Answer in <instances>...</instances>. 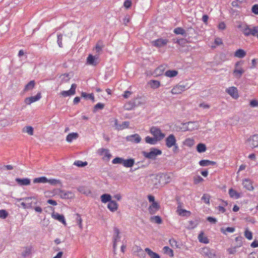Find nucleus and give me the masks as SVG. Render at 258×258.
<instances>
[{
    "label": "nucleus",
    "instance_id": "obj_1",
    "mask_svg": "<svg viewBox=\"0 0 258 258\" xmlns=\"http://www.w3.org/2000/svg\"><path fill=\"white\" fill-rule=\"evenodd\" d=\"M142 154L146 158L154 160L158 155H161L162 151L159 149L152 148L150 149V151L149 152L143 151Z\"/></svg>",
    "mask_w": 258,
    "mask_h": 258
},
{
    "label": "nucleus",
    "instance_id": "obj_2",
    "mask_svg": "<svg viewBox=\"0 0 258 258\" xmlns=\"http://www.w3.org/2000/svg\"><path fill=\"white\" fill-rule=\"evenodd\" d=\"M189 88L187 83L180 82L178 85L175 86L172 89L171 93L173 94H178Z\"/></svg>",
    "mask_w": 258,
    "mask_h": 258
},
{
    "label": "nucleus",
    "instance_id": "obj_3",
    "mask_svg": "<svg viewBox=\"0 0 258 258\" xmlns=\"http://www.w3.org/2000/svg\"><path fill=\"white\" fill-rule=\"evenodd\" d=\"M150 131L151 134L159 141L161 140L165 137V134L162 133L161 130L156 126H152Z\"/></svg>",
    "mask_w": 258,
    "mask_h": 258
},
{
    "label": "nucleus",
    "instance_id": "obj_4",
    "mask_svg": "<svg viewBox=\"0 0 258 258\" xmlns=\"http://www.w3.org/2000/svg\"><path fill=\"white\" fill-rule=\"evenodd\" d=\"M216 251L213 249H211L208 247L203 248L201 250V253L209 258H217Z\"/></svg>",
    "mask_w": 258,
    "mask_h": 258
},
{
    "label": "nucleus",
    "instance_id": "obj_5",
    "mask_svg": "<svg viewBox=\"0 0 258 258\" xmlns=\"http://www.w3.org/2000/svg\"><path fill=\"white\" fill-rule=\"evenodd\" d=\"M246 144L250 147L253 148L258 147V135H254L250 137L246 141Z\"/></svg>",
    "mask_w": 258,
    "mask_h": 258
},
{
    "label": "nucleus",
    "instance_id": "obj_6",
    "mask_svg": "<svg viewBox=\"0 0 258 258\" xmlns=\"http://www.w3.org/2000/svg\"><path fill=\"white\" fill-rule=\"evenodd\" d=\"M242 239L243 237L241 236H238L235 238V241H240V242L238 244H236V245L227 249V251L229 254H234L236 252V248L242 245Z\"/></svg>",
    "mask_w": 258,
    "mask_h": 258
},
{
    "label": "nucleus",
    "instance_id": "obj_7",
    "mask_svg": "<svg viewBox=\"0 0 258 258\" xmlns=\"http://www.w3.org/2000/svg\"><path fill=\"white\" fill-rule=\"evenodd\" d=\"M61 199H70L74 197V194L71 191H65L61 189H58L56 192Z\"/></svg>",
    "mask_w": 258,
    "mask_h": 258
},
{
    "label": "nucleus",
    "instance_id": "obj_8",
    "mask_svg": "<svg viewBox=\"0 0 258 258\" xmlns=\"http://www.w3.org/2000/svg\"><path fill=\"white\" fill-rule=\"evenodd\" d=\"M168 42V40L166 39H163L162 38H158L155 40L151 42L152 45L157 48H160L166 45Z\"/></svg>",
    "mask_w": 258,
    "mask_h": 258
},
{
    "label": "nucleus",
    "instance_id": "obj_9",
    "mask_svg": "<svg viewBox=\"0 0 258 258\" xmlns=\"http://www.w3.org/2000/svg\"><path fill=\"white\" fill-rule=\"evenodd\" d=\"M166 146L170 148L176 143V140L173 134H170L165 139Z\"/></svg>",
    "mask_w": 258,
    "mask_h": 258
},
{
    "label": "nucleus",
    "instance_id": "obj_10",
    "mask_svg": "<svg viewBox=\"0 0 258 258\" xmlns=\"http://www.w3.org/2000/svg\"><path fill=\"white\" fill-rule=\"evenodd\" d=\"M41 98L40 93H37V94L34 96H31L30 97H27L25 100V102L27 104H30L31 103L34 102L35 101H38Z\"/></svg>",
    "mask_w": 258,
    "mask_h": 258
},
{
    "label": "nucleus",
    "instance_id": "obj_11",
    "mask_svg": "<svg viewBox=\"0 0 258 258\" xmlns=\"http://www.w3.org/2000/svg\"><path fill=\"white\" fill-rule=\"evenodd\" d=\"M130 125V122L128 121H123L121 124H118L117 119L115 120L114 126L116 128V129L123 130L125 128H127Z\"/></svg>",
    "mask_w": 258,
    "mask_h": 258
},
{
    "label": "nucleus",
    "instance_id": "obj_12",
    "mask_svg": "<svg viewBox=\"0 0 258 258\" xmlns=\"http://www.w3.org/2000/svg\"><path fill=\"white\" fill-rule=\"evenodd\" d=\"M52 217L53 219L58 220L60 222H61L64 225H66V222L65 220L64 217L63 215L59 214L58 213L53 212L52 214Z\"/></svg>",
    "mask_w": 258,
    "mask_h": 258
},
{
    "label": "nucleus",
    "instance_id": "obj_13",
    "mask_svg": "<svg viewBox=\"0 0 258 258\" xmlns=\"http://www.w3.org/2000/svg\"><path fill=\"white\" fill-rule=\"evenodd\" d=\"M119 229L116 228H114V235H113V247L114 250H115L116 246V242L117 241L120 239L119 236Z\"/></svg>",
    "mask_w": 258,
    "mask_h": 258
},
{
    "label": "nucleus",
    "instance_id": "obj_14",
    "mask_svg": "<svg viewBox=\"0 0 258 258\" xmlns=\"http://www.w3.org/2000/svg\"><path fill=\"white\" fill-rule=\"evenodd\" d=\"M176 212L181 216L189 217L191 214L190 211L181 209V205L178 206Z\"/></svg>",
    "mask_w": 258,
    "mask_h": 258
},
{
    "label": "nucleus",
    "instance_id": "obj_15",
    "mask_svg": "<svg viewBox=\"0 0 258 258\" xmlns=\"http://www.w3.org/2000/svg\"><path fill=\"white\" fill-rule=\"evenodd\" d=\"M16 181L17 183L21 186L23 185H28L30 184V179L28 178H17L16 179Z\"/></svg>",
    "mask_w": 258,
    "mask_h": 258
},
{
    "label": "nucleus",
    "instance_id": "obj_16",
    "mask_svg": "<svg viewBox=\"0 0 258 258\" xmlns=\"http://www.w3.org/2000/svg\"><path fill=\"white\" fill-rule=\"evenodd\" d=\"M226 92L234 98H237L238 97L237 89L235 87L229 88Z\"/></svg>",
    "mask_w": 258,
    "mask_h": 258
},
{
    "label": "nucleus",
    "instance_id": "obj_17",
    "mask_svg": "<svg viewBox=\"0 0 258 258\" xmlns=\"http://www.w3.org/2000/svg\"><path fill=\"white\" fill-rule=\"evenodd\" d=\"M160 206L156 202L152 203V204L149 208V212L151 214H154L155 212L159 210Z\"/></svg>",
    "mask_w": 258,
    "mask_h": 258
},
{
    "label": "nucleus",
    "instance_id": "obj_18",
    "mask_svg": "<svg viewBox=\"0 0 258 258\" xmlns=\"http://www.w3.org/2000/svg\"><path fill=\"white\" fill-rule=\"evenodd\" d=\"M107 208L111 212H114V211H116L117 209L118 204L115 201L111 200L108 204Z\"/></svg>",
    "mask_w": 258,
    "mask_h": 258
},
{
    "label": "nucleus",
    "instance_id": "obj_19",
    "mask_svg": "<svg viewBox=\"0 0 258 258\" xmlns=\"http://www.w3.org/2000/svg\"><path fill=\"white\" fill-rule=\"evenodd\" d=\"M127 139L132 142L138 143L141 141V138L139 135L135 134L128 137Z\"/></svg>",
    "mask_w": 258,
    "mask_h": 258
},
{
    "label": "nucleus",
    "instance_id": "obj_20",
    "mask_svg": "<svg viewBox=\"0 0 258 258\" xmlns=\"http://www.w3.org/2000/svg\"><path fill=\"white\" fill-rule=\"evenodd\" d=\"M173 32L176 35L180 34L184 37L187 36V33L185 30L181 27L175 28L173 30Z\"/></svg>",
    "mask_w": 258,
    "mask_h": 258
},
{
    "label": "nucleus",
    "instance_id": "obj_21",
    "mask_svg": "<svg viewBox=\"0 0 258 258\" xmlns=\"http://www.w3.org/2000/svg\"><path fill=\"white\" fill-rule=\"evenodd\" d=\"M242 184L244 187L249 190H252L253 189L251 181L248 179H245Z\"/></svg>",
    "mask_w": 258,
    "mask_h": 258
},
{
    "label": "nucleus",
    "instance_id": "obj_22",
    "mask_svg": "<svg viewBox=\"0 0 258 258\" xmlns=\"http://www.w3.org/2000/svg\"><path fill=\"white\" fill-rule=\"evenodd\" d=\"M216 163L214 161L208 160H202L199 162V164L201 166H208L210 165H215Z\"/></svg>",
    "mask_w": 258,
    "mask_h": 258
},
{
    "label": "nucleus",
    "instance_id": "obj_23",
    "mask_svg": "<svg viewBox=\"0 0 258 258\" xmlns=\"http://www.w3.org/2000/svg\"><path fill=\"white\" fill-rule=\"evenodd\" d=\"M101 201L103 203L110 202L111 201V196L108 194H104L101 196Z\"/></svg>",
    "mask_w": 258,
    "mask_h": 258
},
{
    "label": "nucleus",
    "instance_id": "obj_24",
    "mask_svg": "<svg viewBox=\"0 0 258 258\" xmlns=\"http://www.w3.org/2000/svg\"><path fill=\"white\" fill-rule=\"evenodd\" d=\"M78 190L80 192H81L83 194H84L86 196H88L91 194L90 190L88 187H87L86 186H79L78 188Z\"/></svg>",
    "mask_w": 258,
    "mask_h": 258
},
{
    "label": "nucleus",
    "instance_id": "obj_25",
    "mask_svg": "<svg viewBox=\"0 0 258 258\" xmlns=\"http://www.w3.org/2000/svg\"><path fill=\"white\" fill-rule=\"evenodd\" d=\"M96 59V58L94 56L89 54L87 58V62L89 64L96 66L97 64Z\"/></svg>",
    "mask_w": 258,
    "mask_h": 258
},
{
    "label": "nucleus",
    "instance_id": "obj_26",
    "mask_svg": "<svg viewBox=\"0 0 258 258\" xmlns=\"http://www.w3.org/2000/svg\"><path fill=\"white\" fill-rule=\"evenodd\" d=\"M149 85L153 89H157L160 86V83L157 80H152L148 82Z\"/></svg>",
    "mask_w": 258,
    "mask_h": 258
},
{
    "label": "nucleus",
    "instance_id": "obj_27",
    "mask_svg": "<svg viewBox=\"0 0 258 258\" xmlns=\"http://www.w3.org/2000/svg\"><path fill=\"white\" fill-rule=\"evenodd\" d=\"M159 140L157 139L156 138H155L154 137H150L149 136H147L145 138V141L147 143L150 144L151 145H155L157 144V142Z\"/></svg>",
    "mask_w": 258,
    "mask_h": 258
},
{
    "label": "nucleus",
    "instance_id": "obj_28",
    "mask_svg": "<svg viewBox=\"0 0 258 258\" xmlns=\"http://www.w3.org/2000/svg\"><path fill=\"white\" fill-rule=\"evenodd\" d=\"M187 124V126L186 127V130L188 131H192L195 129L198 128V125L197 122H191L189 121L187 123H186Z\"/></svg>",
    "mask_w": 258,
    "mask_h": 258
},
{
    "label": "nucleus",
    "instance_id": "obj_29",
    "mask_svg": "<svg viewBox=\"0 0 258 258\" xmlns=\"http://www.w3.org/2000/svg\"><path fill=\"white\" fill-rule=\"evenodd\" d=\"M145 251L151 258H160V255L158 253L153 251L149 248H146Z\"/></svg>",
    "mask_w": 258,
    "mask_h": 258
},
{
    "label": "nucleus",
    "instance_id": "obj_30",
    "mask_svg": "<svg viewBox=\"0 0 258 258\" xmlns=\"http://www.w3.org/2000/svg\"><path fill=\"white\" fill-rule=\"evenodd\" d=\"M79 137V135L77 133H72L69 134L66 138V140L68 142H71L73 140L76 139Z\"/></svg>",
    "mask_w": 258,
    "mask_h": 258
},
{
    "label": "nucleus",
    "instance_id": "obj_31",
    "mask_svg": "<svg viewBox=\"0 0 258 258\" xmlns=\"http://www.w3.org/2000/svg\"><path fill=\"white\" fill-rule=\"evenodd\" d=\"M135 163V160L134 159H129L127 160H124L123 162V165L125 167H132Z\"/></svg>",
    "mask_w": 258,
    "mask_h": 258
},
{
    "label": "nucleus",
    "instance_id": "obj_32",
    "mask_svg": "<svg viewBox=\"0 0 258 258\" xmlns=\"http://www.w3.org/2000/svg\"><path fill=\"white\" fill-rule=\"evenodd\" d=\"M198 239L200 242L204 243H208L209 242V240L208 238L204 236L203 232H201L199 236H198Z\"/></svg>",
    "mask_w": 258,
    "mask_h": 258
},
{
    "label": "nucleus",
    "instance_id": "obj_33",
    "mask_svg": "<svg viewBox=\"0 0 258 258\" xmlns=\"http://www.w3.org/2000/svg\"><path fill=\"white\" fill-rule=\"evenodd\" d=\"M246 55V52L242 49H239L237 50L234 54V56L235 57H238V58H243Z\"/></svg>",
    "mask_w": 258,
    "mask_h": 258
},
{
    "label": "nucleus",
    "instance_id": "obj_34",
    "mask_svg": "<svg viewBox=\"0 0 258 258\" xmlns=\"http://www.w3.org/2000/svg\"><path fill=\"white\" fill-rule=\"evenodd\" d=\"M35 82L34 80L30 81L25 87L24 91L31 90L35 86Z\"/></svg>",
    "mask_w": 258,
    "mask_h": 258
},
{
    "label": "nucleus",
    "instance_id": "obj_35",
    "mask_svg": "<svg viewBox=\"0 0 258 258\" xmlns=\"http://www.w3.org/2000/svg\"><path fill=\"white\" fill-rule=\"evenodd\" d=\"M229 194L231 198H235L237 199L240 197V194L232 188L229 190Z\"/></svg>",
    "mask_w": 258,
    "mask_h": 258
},
{
    "label": "nucleus",
    "instance_id": "obj_36",
    "mask_svg": "<svg viewBox=\"0 0 258 258\" xmlns=\"http://www.w3.org/2000/svg\"><path fill=\"white\" fill-rule=\"evenodd\" d=\"M48 181V179L45 176L35 178L33 179L34 183H46Z\"/></svg>",
    "mask_w": 258,
    "mask_h": 258
},
{
    "label": "nucleus",
    "instance_id": "obj_37",
    "mask_svg": "<svg viewBox=\"0 0 258 258\" xmlns=\"http://www.w3.org/2000/svg\"><path fill=\"white\" fill-rule=\"evenodd\" d=\"M32 198H33L32 197H27L25 198L18 199H17V201H20L21 200H25V202H26L27 206H29V208H30L32 207Z\"/></svg>",
    "mask_w": 258,
    "mask_h": 258
},
{
    "label": "nucleus",
    "instance_id": "obj_38",
    "mask_svg": "<svg viewBox=\"0 0 258 258\" xmlns=\"http://www.w3.org/2000/svg\"><path fill=\"white\" fill-rule=\"evenodd\" d=\"M197 150L199 153H203L206 151V145L203 143H199L197 146Z\"/></svg>",
    "mask_w": 258,
    "mask_h": 258
},
{
    "label": "nucleus",
    "instance_id": "obj_39",
    "mask_svg": "<svg viewBox=\"0 0 258 258\" xmlns=\"http://www.w3.org/2000/svg\"><path fill=\"white\" fill-rule=\"evenodd\" d=\"M178 74V72L176 70H168L165 72V75L168 77H174Z\"/></svg>",
    "mask_w": 258,
    "mask_h": 258
},
{
    "label": "nucleus",
    "instance_id": "obj_40",
    "mask_svg": "<svg viewBox=\"0 0 258 258\" xmlns=\"http://www.w3.org/2000/svg\"><path fill=\"white\" fill-rule=\"evenodd\" d=\"M163 250L164 253L168 255L169 256L171 257L173 256V250L168 246H164L163 248Z\"/></svg>",
    "mask_w": 258,
    "mask_h": 258
},
{
    "label": "nucleus",
    "instance_id": "obj_41",
    "mask_svg": "<svg viewBox=\"0 0 258 258\" xmlns=\"http://www.w3.org/2000/svg\"><path fill=\"white\" fill-rule=\"evenodd\" d=\"M81 97H84L85 99L92 100L93 102L94 101V97L93 93L88 94L86 92H82L81 93Z\"/></svg>",
    "mask_w": 258,
    "mask_h": 258
},
{
    "label": "nucleus",
    "instance_id": "obj_42",
    "mask_svg": "<svg viewBox=\"0 0 258 258\" xmlns=\"http://www.w3.org/2000/svg\"><path fill=\"white\" fill-rule=\"evenodd\" d=\"M220 231L224 234H226V232H230V233H232V232H234L235 231V228H233V227H227L226 228L224 229V228L222 227V228H221L220 229Z\"/></svg>",
    "mask_w": 258,
    "mask_h": 258
},
{
    "label": "nucleus",
    "instance_id": "obj_43",
    "mask_svg": "<svg viewBox=\"0 0 258 258\" xmlns=\"http://www.w3.org/2000/svg\"><path fill=\"white\" fill-rule=\"evenodd\" d=\"M135 106V102L130 101L124 104V108L125 110H130Z\"/></svg>",
    "mask_w": 258,
    "mask_h": 258
},
{
    "label": "nucleus",
    "instance_id": "obj_44",
    "mask_svg": "<svg viewBox=\"0 0 258 258\" xmlns=\"http://www.w3.org/2000/svg\"><path fill=\"white\" fill-rule=\"evenodd\" d=\"M101 155H104L108 160H109L111 157V155L109 153V150L103 148L101 149Z\"/></svg>",
    "mask_w": 258,
    "mask_h": 258
},
{
    "label": "nucleus",
    "instance_id": "obj_45",
    "mask_svg": "<svg viewBox=\"0 0 258 258\" xmlns=\"http://www.w3.org/2000/svg\"><path fill=\"white\" fill-rule=\"evenodd\" d=\"M164 70V68L162 66H160L157 68H156L154 72V74L156 76H158L161 75Z\"/></svg>",
    "mask_w": 258,
    "mask_h": 258
},
{
    "label": "nucleus",
    "instance_id": "obj_46",
    "mask_svg": "<svg viewBox=\"0 0 258 258\" xmlns=\"http://www.w3.org/2000/svg\"><path fill=\"white\" fill-rule=\"evenodd\" d=\"M31 249L29 247H26L24 248V250L22 252V255L24 257H26L30 254Z\"/></svg>",
    "mask_w": 258,
    "mask_h": 258
},
{
    "label": "nucleus",
    "instance_id": "obj_47",
    "mask_svg": "<svg viewBox=\"0 0 258 258\" xmlns=\"http://www.w3.org/2000/svg\"><path fill=\"white\" fill-rule=\"evenodd\" d=\"M210 196L208 194H205L202 196L201 200L206 204H210Z\"/></svg>",
    "mask_w": 258,
    "mask_h": 258
},
{
    "label": "nucleus",
    "instance_id": "obj_48",
    "mask_svg": "<svg viewBox=\"0 0 258 258\" xmlns=\"http://www.w3.org/2000/svg\"><path fill=\"white\" fill-rule=\"evenodd\" d=\"M124 161V159L121 157H116L112 161L113 164H120L123 165V162Z\"/></svg>",
    "mask_w": 258,
    "mask_h": 258
},
{
    "label": "nucleus",
    "instance_id": "obj_49",
    "mask_svg": "<svg viewBox=\"0 0 258 258\" xmlns=\"http://www.w3.org/2000/svg\"><path fill=\"white\" fill-rule=\"evenodd\" d=\"M244 71L242 69H235L234 71V74H235V76L238 78H239L241 76L242 74L244 73Z\"/></svg>",
    "mask_w": 258,
    "mask_h": 258
},
{
    "label": "nucleus",
    "instance_id": "obj_50",
    "mask_svg": "<svg viewBox=\"0 0 258 258\" xmlns=\"http://www.w3.org/2000/svg\"><path fill=\"white\" fill-rule=\"evenodd\" d=\"M87 164H88V163L86 161L83 162V161H80V160L76 161L74 163V165H76L78 167H84V166H86Z\"/></svg>",
    "mask_w": 258,
    "mask_h": 258
},
{
    "label": "nucleus",
    "instance_id": "obj_51",
    "mask_svg": "<svg viewBox=\"0 0 258 258\" xmlns=\"http://www.w3.org/2000/svg\"><path fill=\"white\" fill-rule=\"evenodd\" d=\"M23 132H25L30 135H33V128L30 126H26L23 128Z\"/></svg>",
    "mask_w": 258,
    "mask_h": 258
},
{
    "label": "nucleus",
    "instance_id": "obj_52",
    "mask_svg": "<svg viewBox=\"0 0 258 258\" xmlns=\"http://www.w3.org/2000/svg\"><path fill=\"white\" fill-rule=\"evenodd\" d=\"M9 213L6 210H0V218L3 219H6L8 216Z\"/></svg>",
    "mask_w": 258,
    "mask_h": 258
},
{
    "label": "nucleus",
    "instance_id": "obj_53",
    "mask_svg": "<svg viewBox=\"0 0 258 258\" xmlns=\"http://www.w3.org/2000/svg\"><path fill=\"white\" fill-rule=\"evenodd\" d=\"M242 32L244 35L247 36L250 35V28L247 25L244 27L242 29Z\"/></svg>",
    "mask_w": 258,
    "mask_h": 258
},
{
    "label": "nucleus",
    "instance_id": "obj_54",
    "mask_svg": "<svg viewBox=\"0 0 258 258\" xmlns=\"http://www.w3.org/2000/svg\"><path fill=\"white\" fill-rule=\"evenodd\" d=\"M104 107V104L101 103H98L94 107L93 112H95L99 109H102Z\"/></svg>",
    "mask_w": 258,
    "mask_h": 258
},
{
    "label": "nucleus",
    "instance_id": "obj_55",
    "mask_svg": "<svg viewBox=\"0 0 258 258\" xmlns=\"http://www.w3.org/2000/svg\"><path fill=\"white\" fill-rule=\"evenodd\" d=\"M151 220L155 221V222L157 224H161L162 222L161 217L158 216H155L151 217Z\"/></svg>",
    "mask_w": 258,
    "mask_h": 258
},
{
    "label": "nucleus",
    "instance_id": "obj_56",
    "mask_svg": "<svg viewBox=\"0 0 258 258\" xmlns=\"http://www.w3.org/2000/svg\"><path fill=\"white\" fill-rule=\"evenodd\" d=\"M194 140L189 138L186 139L184 142V144L189 147H191L192 145H194Z\"/></svg>",
    "mask_w": 258,
    "mask_h": 258
},
{
    "label": "nucleus",
    "instance_id": "obj_57",
    "mask_svg": "<svg viewBox=\"0 0 258 258\" xmlns=\"http://www.w3.org/2000/svg\"><path fill=\"white\" fill-rule=\"evenodd\" d=\"M103 47L102 43L101 41H99L96 45L95 49L97 52L99 53Z\"/></svg>",
    "mask_w": 258,
    "mask_h": 258
},
{
    "label": "nucleus",
    "instance_id": "obj_58",
    "mask_svg": "<svg viewBox=\"0 0 258 258\" xmlns=\"http://www.w3.org/2000/svg\"><path fill=\"white\" fill-rule=\"evenodd\" d=\"M189 225H188V229H193L197 226L198 223L195 221H189L188 222Z\"/></svg>",
    "mask_w": 258,
    "mask_h": 258
},
{
    "label": "nucleus",
    "instance_id": "obj_59",
    "mask_svg": "<svg viewBox=\"0 0 258 258\" xmlns=\"http://www.w3.org/2000/svg\"><path fill=\"white\" fill-rule=\"evenodd\" d=\"M244 235L246 238L251 240L252 238V233L248 230H246L244 232Z\"/></svg>",
    "mask_w": 258,
    "mask_h": 258
},
{
    "label": "nucleus",
    "instance_id": "obj_60",
    "mask_svg": "<svg viewBox=\"0 0 258 258\" xmlns=\"http://www.w3.org/2000/svg\"><path fill=\"white\" fill-rule=\"evenodd\" d=\"M76 216H77V217L76 218V222L78 223V224L79 225V227L80 228H82V219L81 218V216L79 214H77Z\"/></svg>",
    "mask_w": 258,
    "mask_h": 258
},
{
    "label": "nucleus",
    "instance_id": "obj_61",
    "mask_svg": "<svg viewBox=\"0 0 258 258\" xmlns=\"http://www.w3.org/2000/svg\"><path fill=\"white\" fill-rule=\"evenodd\" d=\"M203 180H204L203 178L200 175L196 176L194 177V183L195 184H198L199 183L203 181Z\"/></svg>",
    "mask_w": 258,
    "mask_h": 258
},
{
    "label": "nucleus",
    "instance_id": "obj_62",
    "mask_svg": "<svg viewBox=\"0 0 258 258\" xmlns=\"http://www.w3.org/2000/svg\"><path fill=\"white\" fill-rule=\"evenodd\" d=\"M251 12L255 15H258V4H255L252 6Z\"/></svg>",
    "mask_w": 258,
    "mask_h": 258
},
{
    "label": "nucleus",
    "instance_id": "obj_63",
    "mask_svg": "<svg viewBox=\"0 0 258 258\" xmlns=\"http://www.w3.org/2000/svg\"><path fill=\"white\" fill-rule=\"evenodd\" d=\"M249 105L251 107H258V101L255 99L251 100L250 101Z\"/></svg>",
    "mask_w": 258,
    "mask_h": 258
},
{
    "label": "nucleus",
    "instance_id": "obj_64",
    "mask_svg": "<svg viewBox=\"0 0 258 258\" xmlns=\"http://www.w3.org/2000/svg\"><path fill=\"white\" fill-rule=\"evenodd\" d=\"M250 35L252 36H255L256 33H258V26L254 27L252 29L250 28Z\"/></svg>",
    "mask_w": 258,
    "mask_h": 258
}]
</instances>
